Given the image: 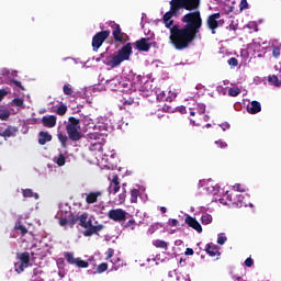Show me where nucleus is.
<instances>
[{
	"mask_svg": "<svg viewBox=\"0 0 281 281\" xmlns=\"http://www.w3.org/2000/svg\"><path fill=\"white\" fill-rule=\"evenodd\" d=\"M123 192L117 195V198L114 199L115 205H122L124 201H126V183L122 184Z\"/></svg>",
	"mask_w": 281,
	"mask_h": 281,
	"instance_id": "19",
	"label": "nucleus"
},
{
	"mask_svg": "<svg viewBox=\"0 0 281 281\" xmlns=\"http://www.w3.org/2000/svg\"><path fill=\"white\" fill-rule=\"evenodd\" d=\"M272 56H274V58H278L280 56V47L278 46L273 47Z\"/></svg>",
	"mask_w": 281,
	"mask_h": 281,
	"instance_id": "48",
	"label": "nucleus"
},
{
	"mask_svg": "<svg viewBox=\"0 0 281 281\" xmlns=\"http://www.w3.org/2000/svg\"><path fill=\"white\" fill-rule=\"evenodd\" d=\"M109 188H108V192L109 194H116L120 192V176H117V173H113L111 176H109Z\"/></svg>",
	"mask_w": 281,
	"mask_h": 281,
	"instance_id": "10",
	"label": "nucleus"
},
{
	"mask_svg": "<svg viewBox=\"0 0 281 281\" xmlns=\"http://www.w3.org/2000/svg\"><path fill=\"white\" fill-rule=\"evenodd\" d=\"M268 82L273 83L274 87H280L281 86L280 79H278V76H276V75L269 76L268 77Z\"/></svg>",
	"mask_w": 281,
	"mask_h": 281,
	"instance_id": "31",
	"label": "nucleus"
},
{
	"mask_svg": "<svg viewBox=\"0 0 281 281\" xmlns=\"http://www.w3.org/2000/svg\"><path fill=\"white\" fill-rule=\"evenodd\" d=\"M108 218L114 221V223H124L128 218V212L124 209H112L108 212Z\"/></svg>",
	"mask_w": 281,
	"mask_h": 281,
	"instance_id": "5",
	"label": "nucleus"
},
{
	"mask_svg": "<svg viewBox=\"0 0 281 281\" xmlns=\"http://www.w3.org/2000/svg\"><path fill=\"white\" fill-rule=\"evenodd\" d=\"M112 36L116 43H126L128 35L126 33L122 32V27H120V24L112 22Z\"/></svg>",
	"mask_w": 281,
	"mask_h": 281,
	"instance_id": "8",
	"label": "nucleus"
},
{
	"mask_svg": "<svg viewBox=\"0 0 281 281\" xmlns=\"http://www.w3.org/2000/svg\"><path fill=\"white\" fill-rule=\"evenodd\" d=\"M150 38H146V37H142L140 40L136 41L135 45H136V49H138V52H150V43H149Z\"/></svg>",
	"mask_w": 281,
	"mask_h": 281,
	"instance_id": "13",
	"label": "nucleus"
},
{
	"mask_svg": "<svg viewBox=\"0 0 281 281\" xmlns=\"http://www.w3.org/2000/svg\"><path fill=\"white\" fill-rule=\"evenodd\" d=\"M179 111H180V113L184 114L186 113V106H180Z\"/></svg>",
	"mask_w": 281,
	"mask_h": 281,
	"instance_id": "57",
	"label": "nucleus"
},
{
	"mask_svg": "<svg viewBox=\"0 0 281 281\" xmlns=\"http://www.w3.org/2000/svg\"><path fill=\"white\" fill-rule=\"evenodd\" d=\"M190 115L192 116V117H194V115H196V112L194 111V110H192V109H190Z\"/></svg>",
	"mask_w": 281,
	"mask_h": 281,
	"instance_id": "58",
	"label": "nucleus"
},
{
	"mask_svg": "<svg viewBox=\"0 0 281 281\" xmlns=\"http://www.w3.org/2000/svg\"><path fill=\"white\" fill-rule=\"evenodd\" d=\"M14 229L16 232H21V236H25V234H27V228L21 224V222L15 223Z\"/></svg>",
	"mask_w": 281,
	"mask_h": 281,
	"instance_id": "26",
	"label": "nucleus"
},
{
	"mask_svg": "<svg viewBox=\"0 0 281 281\" xmlns=\"http://www.w3.org/2000/svg\"><path fill=\"white\" fill-rule=\"evenodd\" d=\"M57 137H58V140L60 142L63 148H67V142H69V138L67 137V135H65L63 133H58Z\"/></svg>",
	"mask_w": 281,
	"mask_h": 281,
	"instance_id": "28",
	"label": "nucleus"
},
{
	"mask_svg": "<svg viewBox=\"0 0 281 281\" xmlns=\"http://www.w3.org/2000/svg\"><path fill=\"white\" fill-rule=\"evenodd\" d=\"M139 196V190L132 189L131 191V203H137V198Z\"/></svg>",
	"mask_w": 281,
	"mask_h": 281,
	"instance_id": "32",
	"label": "nucleus"
},
{
	"mask_svg": "<svg viewBox=\"0 0 281 281\" xmlns=\"http://www.w3.org/2000/svg\"><path fill=\"white\" fill-rule=\"evenodd\" d=\"M154 247H157V249H165V251H168V243L161 240V239H156L153 241Z\"/></svg>",
	"mask_w": 281,
	"mask_h": 281,
	"instance_id": "24",
	"label": "nucleus"
},
{
	"mask_svg": "<svg viewBox=\"0 0 281 281\" xmlns=\"http://www.w3.org/2000/svg\"><path fill=\"white\" fill-rule=\"evenodd\" d=\"M194 111L198 113V115H203L205 113V104L199 103Z\"/></svg>",
	"mask_w": 281,
	"mask_h": 281,
	"instance_id": "36",
	"label": "nucleus"
},
{
	"mask_svg": "<svg viewBox=\"0 0 281 281\" xmlns=\"http://www.w3.org/2000/svg\"><path fill=\"white\" fill-rule=\"evenodd\" d=\"M18 259L20 262L15 263V271L16 273H23L27 267H30V252L24 251L18 254Z\"/></svg>",
	"mask_w": 281,
	"mask_h": 281,
	"instance_id": "6",
	"label": "nucleus"
},
{
	"mask_svg": "<svg viewBox=\"0 0 281 281\" xmlns=\"http://www.w3.org/2000/svg\"><path fill=\"white\" fill-rule=\"evenodd\" d=\"M160 212H161V214H166V212H168V209H166V206H162V207H160Z\"/></svg>",
	"mask_w": 281,
	"mask_h": 281,
	"instance_id": "56",
	"label": "nucleus"
},
{
	"mask_svg": "<svg viewBox=\"0 0 281 281\" xmlns=\"http://www.w3.org/2000/svg\"><path fill=\"white\" fill-rule=\"evenodd\" d=\"M22 194L24 199H32V196H34L36 200L38 199V193H34L32 189H23Z\"/></svg>",
	"mask_w": 281,
	"mask_h": 281,
	"instance_id": "25",
	"label": "nucleus"
},
{
	"mask_svg": "<svg viewBox=\"0 0 281 281\" xmlns=\"http://www.w3.org/2000/svg\"><path fill=\"white\" fill-rule=\"evenodd\" d=\"M13 104L15 105V106H23V99H21V98H16V99H13Z\"/></svg>",
	"mask_w": 281,
	"mask_h": 281,
	"instance_id": "45",
	"label": "nucleus"
},
{
	"mask_svg": "<svg viewBox=\"0 0 281 281\" xmlns=\"http://www.w3.org/2000/svg\"><path fill=\"white\" fill-rule=\"evenodd\" d=\"M115 250L113 248H109L106 251V260H111V257L114 256Z\"/></svg>",
	"mask_w": 281,
	"mask_h": 281,
	"instance_id": "47",
	"label": "nucleus"
},
{
	"mask_svg": "<svg viewBox=\"0 0 281 281\" xmlns=\"http://www.w3.org/2000/svg\"><path fill=\"white\" fill-rule=\"evenodd\" d=\"M228 65L231 67H238V59L236 57H231L228 60H227Z\"/></svg>",
	"mask_w": 281,
	"mask_h": 281,
	"instance_id": "43",
	"label": "nucleus"
},
{
	"mask_svg": "<svg viewBox=\"0 0 281 281\" xmlns=\"http://www.w3.org/2000/svg\"><path fill=\"white\" fill-rule=\"evenodd\" d=\"M227 30H233V32H236V30H238V20H232L231 24L227 26Z\"/></svg>",
	"mask_w": 281,
	"mask_h": 281,
	"instance_id": "39",
	"label": "nucleus"
},
{
	"mask_svg": "<svg viewBox=\"0 0 281 281\" xmlns=\"http://www.w3.org/2000/svg\"><path fill=\"white\" fill-rule=\"evenodd\" d=\"M10 119V110L8 109H0V120L2 122H5Z\"/></svg>",
	"mask_w": 281,
	"mask_h": 281,
	"instance_id": "29",
	"label": "nucleus"
},
{
	"mask_svg": "<svg viewBox=\"0 0 281 281\" xmlns=\"http://www.w3.org/2000/svg\"><path fill=\"white\" fill-rule=\"evenodd\" d=\"M220 126L222 131H227L229 128V123H222Z\"/></svg>",
	"mask_w": 281,
	"mask_h": 281,
	"instance_id": "55",
	"label": "nucleus"
},
{
	"mask_svg": "<svg viewBox=\"0 0 281 281\" xmlns=\"http://www.w3.org/2000/svg\"><path fill=\"white\" fill-rule=\"evenodd\" d=\"M205 251L209 256H211V258H214L216 256H221V251H218V246H216L212 243L206 244Z\"/></svg>",
	"mask_w": 281,
	"mask_h": 281,
	"instance_id": "17",
	"label": "nucleus"
},
{
	"mask_svg": "<svg viewBox=\"0 0 281 281\" xmlns=\"http://www.w3.org/2000/svg\"><path fill=\"white\" fill-rule=\"evenodd\" d=\"M56 115H48V116H43L42 117V124L46 128H54L56 126Z\"/></svg>",
	"mask_w": 281,
	"mask_h": 281,
	"instance_id": "15",
	"label": "nucleus"
},
{
	"mask_svg": "<svg viewBox=\"0 0 281 281\" xmlns=\"http://www.w3.org/2000/svg\"><path fill=\"white\" fill-rule=\"evenodd\" d=\"M58 276H59V278H65V272L59 271V272H58Z\"/></svg>",
	"mask_w": 281,
	"mask_h": 281,
	"instance_id": "59",
	"label": "nucleus"
},
{
	"mask_svg": "<svg viewBox=\"0 0 281 281\" xmlns=\"http://www.w3.org/2000/svg\"><path fill=\"white\" fill-rule=\"evenodd\" d=\"M77 223H79L80 227H83V229H86L83 231V236H86V238H89L104 229V225L102 224L93 226V222L89 220V213L87 212L82 213L81 215L70 213L69 220H67V217L59 218V225L61 227L69 225L70 229H74Z\"/></svg>",
	"mask_w": 281,
	"mask_h": 281,
	"instance_id": "2",
	"label": "nucleus"
},
{
	"mask_svg": "<svg viewBox=\"0 0 281 281\" xmlns=\"http://www.w3.org/2000/svg\"><path fill=\"white\" fill-rule=\"evenodd\" d=\"M64 256L68 265H75L76 267H79V269H87V267H89V262L80 258H75L72 252H65Z\"/></svg>",
	"mask_w": 281,
	"mask_h": 281,
	"instance_id": "9",
	"label": "nucleus"
},
{
	"mask_svg": "<svg viewBox=\"0 0 281 281\" xmlns=\"http://www.w3.org/2000/svg\"><path fill=\"white\" fill-rule=\"evenodd\" d=\"M184 254H186V256H194V249L187 248Z\"/></svg>",
	"mask_w": 281,
	"mask_h": 281,
	"instance_id": "53",
	"label": "nucleus"
},
{
	"mask_svg": "<svg viewBox=\"0 0 281 281\" xmlns=\"http://www.w3.org/2000/svg\"><path fill=\"white\" fill-rule=\"evenodd\" d=\"M4 95H8V91H5L4 89L0 90V102L1 100H3Z\"/></svg>",
	"mask_w": 281,
	"mask_h": 281,
	"instance_id": "54",
	"label": "nucleus"
},
{
	"mask_svg": "<svg viewBox=\"0 0 281 281\" xmlns=\"http://www.w3.org/2000/svg\"><path fill=\"white\" fill-rule=\"evenodd\" d=\"M11 82H13V85H15V87H19V89H21L22 91H25V88L23 87L21 81L13 79V80H11Z\"/></svg>",
	"mask_w": 281,
	"mask_h": 281,
	"instance_id": "44",
	"label": "nucleus"
},
{
	"mask_svg": "<svg viewBox=\"0 0 281 281\" xmlns=\"http://www.w3.org/2000/svg\"><path fill=\"white\" fill-rule=\"evenodd\" d=\"M68 124L66 125V130H74V128H80V120L70 116L68 119Z\"/></svg>",
	"mask_w": 281,
	"mask_h": 281,
	"instance_id": "22",
	"label": "nucleus"
},
{
	"mask_svg": "<svg viewBox=\"0 0 281 281\" xmlns=\"http://www.w3.org/2000/svg\"><path fill=\"white\" fill-rule=\"evenodd\" d=\"M169 5L162 16L165 27L170 31L169 41L178 52L188 49L203 27L201 0H170Z\"/></svg>",
	"mask_w": 281,
	"mask_h": 281,
	"instance_id": "1",
	"label": "nucleus"
},
{
	"mask_svg": "<svg viewBox=\"0 0 281 281\" xmlns=\"http://www.w3.org/2000/svg\"><path fill=\"white\" fill-rule=\"evenodd\" d=\"M123 227H125V229H135V227H137V222L135 221V220H130V221H127L124 225H123Z\"/></svg>",
	"mask_w": 281,
	"mask_h": 281,
	"instance_id": "30",
	"label": "nucleus"
},
{
	"mask_svg": "<svg viewBox=\"0 0 281 281\" xmlns=\"http://www.w3.org/2000/svg\"><path fill=\"white\" fill-rule=\"evenodd\" d=\"M241 90L238 87H233L228 89V95L231 98H237V95H240Z\"/></svg>",
	"mask_w": 281,
	"mask_h": 281,
	"instance_id": "27",
	"label": "nucleus"
},
{
	"mask_svg": "<svg viewBox=\"0 0 281 281\" xmlns=\"http://www.w3.org/2000/svg\"><path fill=\"white\" fill-rule=\"evenodd\" d=\"M207 128H210V126H212L211 124H206Z\"/></svg>",
	"mask_w": 281,
	"mask_h": 281,
	"instance_id": "62",
	"label": "nucleus"
},
{
	"mask_svg": "<svg viewBox=\"0 0 281 281\" xmlns=\"http://www.w3.org/2000/svg\"><path fill=\"white\" fill-rule=\"evenodd\" d=\"M38 145L40 146H45V144H47V142H52L53 137L52 134H49V132H40L38 133Z\"/></svg>",
	"mask_w": 281,
	"mask_h": 281,
	"instance_id": "18",
	"label": "nucleus"
},
{
	"mask_svg": "<svg viewBox=\"0 0 281 281\" xmlns=\"http://www.w3.org/2000/svg\"><path fill=\"white\" fill-rule=\"evenodd\" d=\"M225 243H227V237L225 236V234L223 233L218 234L217 245H224Z\"/></svg>",
	"mask_w": 281,
	"mask_h": 281,
	"instance_id": "40",
	"label": "nucleus"
},
{
	"mask_svg": "<svg viewBox=\"0 0 281 281\" xmlns=\"http://www.w3.org/2000/svg\"><path fill=\"white\" fill-rule=\"evenodd\" d=\"M106 85L112 91H117V89L122 87V81H120L117 78H113L112 80L106 81Z\"/></svg>",
	"mask_w": 281,
	"mask_h": 281,
	"instance_id": "21",
	"label": "nucleus"
},
{
	"mask_svg": "<svg viewBox=\"0 0 281 281\" xmlns=\"http://www.w3.org/2000/svg\"><path fill=\"white\" fill-rule=\"evenodd\" d=\"M83 124H85L86 126H89V123H87V116H85Z\"/></svg>",
	"mask_w": 281,
	"mask_h": 281,
	"instance_id": "60",
	"label": "nucleus"
},
{
	"mask_svg": "<svg viewBox=\"0 0 281 281\" xmlns=\"http://www.w3.org/2000/svg\"><path fill=\"white\" fill-rule=\"evenodd\" d=\"M218 19H221V13H213L206 20V25L212 31V34H216L217 27H221L225 23V21Z\"/></svg>",
	"mask_w": 281,
	"mask_h": 281,
	"instance_id": "7",
	"label": "nucleus"
},
{
	"mask_svg": "<svg viewBox=\"0 0 281 281\" xmlns=\"http://www.w3.org/2000/svg\"><path fill=\"white\" fill-rule=\"evenodd\" d=\"M226 196L227 200L231 201L233 205H236V207H243V201H245V195L229 193V191H227Z\"/></svg>",
	"mask_w": 281,
	"mask_h": 281,
	"instance_id": "11",
	"label": "nucleus"
},
{
	"mask_svg": "<svg viewBox=\"0 0 281 281\" xmlns=\"http://www.w3.org/2000/svg\"><path fill=\"white\" fill-rule=\"evenodd\" d=\"M57 115H65L67 113V105L60 104L56 110Z\"/></svg>",
	"mask_w": 281,
	"mask_h": 281,
	"instance_id": "35",
	"label": "nucleus"
},
{
	"mask_svg": "<svg viewBox=\"0 0 281 281\" xmlns=\"http://www.w3.org/2000/svg\"><path fill=\"white\" fill-rule=\"evenodd\" d=\"M111 36V31L105 30L98 32L93 37H92V49L93 52H98L100 47L104 44V41Z\"/></svg>",
	"mask_w": 281,
	"mask_h": 281,
	"instance_id": "4",
	"label": "nucleus"
},
{
	"mask_svg": "<svg viewBox=\"0 0 281 281\" xmlns=\"http://www.w3.org/2000/svg\"><path fill=\"white\" fill-rule=\"evenodd\" d=\"M41 273H43V270H41L40 268L33 269V278H36V276H41Z\"/></svg>",
	"mask_w": 281,
	"mask_h": 281,
	"instance_id": "52",
	"label": "nucleus"
},
{
	"mask_svg": "<svg viewBox=\"0 0 281 281\" xmlns=\"http://www.w3.org/2000/svg\"><path fill=\"white\" fill-rule=\"evenodd\" d=\"M106 269H109V263L102 262L98 266L97 271H98V273H104V271H106Z\"/></svg>",
	"mask_w": 281,
	"mask_h": 281,
	"instance_id": "37",
	"label": "nucleus"
},
{
	"mask_svg": "<svg viewBox=\"0 0 281 281\" xmlns=\"http://www.w3.org/2000/svg\"><path fill=\"white\" fill-rule=\"evenodd\" d=\"M215 144L218 146V148H227V143L223 140H215Z\"/></svg>",
	"mask_w": 281,
	"mask_h": 281,
	"instance_id": "49",
	"label": "nucleus"
},
{
	"mask_svg": "<svg viewBox=\"0 0 281 281\" xmlns=\"http://www.w3.org/2000/svg\"><path fill=\"white\" fill-rule=\"evenodd\" d=\"M249 9V3L247 0H241L239 3V10L243 12V10H248Z\"/></svg>",
	"mask_w": 281,
	"mask_h": 281,
	"instance_id": "42",
	"label": "nucleus"
},
{
	"mask_svg": "<svg viewBox=\"0 0 281 281\" xmlns=\"http://www.w3.org/2000/svg\"><path fill=\"white\" fill-rule=\"evenodd\" d=\"M201 221L202 223H204V225H210V223H212V215L210 214L202 215Z\"/></svg>",
	"mask_w": 281,
	"mask_h": 281,
	"instance_id": "38",
	"label": "nucleus"
},
{
	"mask_svg": "<svg viewBox=\"0 0 281 281\" xmlns=\"http://www.w3.org/2000/svg\"><path fill=\"white\" fill-rule=\"evenodd\" d=\"M233 190H235L236 192H245V189L243 188V184H240V183H236L233 187Z\"/></svg>",
	"mask_w": 281,
	"mask_h": 281,
	"instance_id": "46",
	"label": "nucleus"
},
{
	"mask_svg": "<svg viewBox=\"0 0 281 281\" xmlns=\"http://www.w3.org/2000/svg\"><path fill=\"white\" fill-rule=\"evenodd\" d=\"M102 194H104L103 191H91L89 193H86V203L88 205H93V203H95L98 201V199H100V196H102Z\"/></svg>",
	"mask_w": 281,
	"mask_h": 281,
	"instance_id": "14",
	"label": "nucleus"
},
{
	"mask_svg": "<svg viewBox=\"0 0 281 281\" xmlns=\"http://www.w3.org/2000/svg\"><path fill=\"white\" fill-rule=\"evenodd\" d=\"M67 135L71 142H80L82 139V134H80V128L66 130Z\"/></svg>",
	"mask_w": 281,
	"mask_h": 281,
	"instance_id": "16",
	"label": "nucleus"
},
{
	"mask_svg": "<svg viewBox=\"0 0 281 281\" xmlns=\"http://www.w3.org/2000/svg\"><path fill=\"white\" fill-rule=\"evenodd\" d=\"M169 225L171 227H177V225H179V221L176 218H169Z\"/></svg>",
	"mask_w": 281,
	"mask_h": 281,
	"instance_id": "50",
	"label": "nucleus"
},
{
	"mask_svg": "<svg viewBox=\"0 0 281 281\" xmlns=\"http://www.w3.org/2000/svg\"><path fill=\"white\" fill-rule=\"evenodd\" d=\"M184 223H187V225H189V227H192V229H195V232H198V234H201L203 232V227L201 226L199 221H196V218H194L190 215L186 216Z\"/></svg>",
	"mask_w": 281,
	"mask_h": 281,
	"instance_id": "12",
	"label": "nucleus"
},
{
	"mask_svg": "<svg viewBox=\"0 0 281 281\" xmlns=\"http://www.w3.org/2000/svg\"><path fill=\"white\" fill-rule=\"evenodd\" d=\"M90 150L102 153V143L98 142L90 146Z\"/></svg>",
	"mask_w": 281,
	"mask_h": 281,
	"instance_id": "34",
	"label": "nucleus"
},
{
	"mask_svg": "<svg viewBox=\"0 0 281 281\" xmlns=\"http://www.w3.org/2000/svg\"><path fill=\"white\" fill-rule=\"evenodd\" d=\"M248 111L251 113V115H256V113H260L262 111V106L260 105V102L252 101L250 103V108H248Z\"/></svg>",
	"mask_w": 281,
	"mask_h": 281,
	"instance_id": "20",
	"label": "nucleus"
},
{
	"mask_svg": "<svg viewBox=\"0 0 281 281\" xmlns=\"http://www.w3.org/2000/svg\"><path fill=\"white\" fill-rule=\"evenodd\" d=\"M124 104H133V101H125Z\"/></svg>",
	"mask_w": 281,
	"mask_h": 281,
	"instance_id": "61",
	"label": "nucleus"
},
{
	"mask_svg": "<svg viewBox=\"0 0 281 281\" xmlns=\"http://www.w3.org/2000/svg\"><path fill=\"white\" fill-rule=\"evenodd\" d=\"M245 265L246 267H254V259H251V257L247 258Z\"/></svg>",
	"mask_w": 281,
	"mask_h": 281,
	"instance_id": "51",
	"label": "nucleus"
},
{
	"mask_svg": "<svg viewBox=\"0 0 281 281\" xmlns=\"http://www.w3.org/2000/svg\"><path fill=\"white\" fill-rule=\"evenodd\" d=\"M191 123H192V124H193V126H194V124H195V123H194V121H191Z\"/></svg>",
	"mask_w": 281,
	"mask_h": 281,
	"instance_id": "63",
	"label": "nucleus"
},
{
	"mask_svg": "<svg viewBox=\"0 0 281 281\" xmlns=\"http://www.w3.org/2000/svg\"><path fill=\"white\" fill-rule=\"evenodd\" d=\"M16 133V128L8 126L3 132H0V137H12Z\"/></svg>",
	"mask_w": 281,
	"mask_h": 281,
	"instance_id": "23",
	"label": "nucleus"
},
{
	"mask_svg": "<svg viewBox=\"0 0 281 281\" xmlns=\"http://www.w3.org/2000/svg\"><path fill=\"white\" fill-rule=\"evenodd\" d=\"M57 166H64L66 164L65 155L59 154L58 158L56 159Z\"/></svg>",
	"mask_w": 281,
	"mask_h": 281,
	"instance_id": "41",
	"label": "nucleus"
},
{
	"mask_svg": "<svg viewBox=\"0 0 281 281\" xmlns=\"http://www.w3.org/2000/svg\"><path fill=\"white\" fill-rule=\"evenodd\" d=\"M63 91L65 95H74V89L71 88V85H64Z\"/></svg>",
	"mask_w": 281,
	"mask_h": 281,
	"instance_id": "33",
	"label": "nucleus"
},
{
	"mask_svg": "<svg viewBox=\"0 0 281 281\" xmlns=\"http://www.w3.org/2000/svg\"><path fill=\"white\" fill-rule=\"evenodd\" d=\"M131 56H133V44L127 43L112 57H105L103 64L108 67H111L112 69H115V67H120L124 60H131Z\"/></svg>",
	"mask_w": 281,
	"mask_h": 281,
	"instance_id": "3",
	"label": "nucleus"
}]
</instances>
